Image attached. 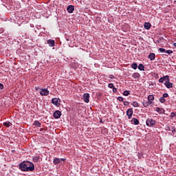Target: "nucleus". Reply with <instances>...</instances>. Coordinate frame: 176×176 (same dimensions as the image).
I'll return each mask as SVG.
<instances>
[{
    "mask_svg": "<svg viewBox=\"0 0 176 176\" xmlns=\"http://www.w3.org/2000/svg\"><path fill=\"white\" fill-rule=\"evenodd\" d=\"M19 166L21 171H34L35 170V166L32 164V162L28 161L21 162Z\"/></svg>",
    "mask_w": 176,
    "mask_h": 176,
    "instance_id": "nucleus-1",
    "label": "nucleus"
},
{
    "mask_svg": "<svg viewBox=\"0 0 176 176\" xmlns=\"http://www.w3.org/2000/svg\"><path fill=\"white\" fill-rule=\"evenodd\" d=\"M146 124L148 127H152V126H155L156 124V121L151 118H148L146 121Z\"/></svg>",
    "mask_w": 176,
    "mask_h": 176,
    "instance_id": "nucleus-2",
    "label": "nucleus"
},
{
    "mask_svg": "<svg viewBox=\"0 0 176 176\" xmlns=\"http://www.w3.org/2000/svg\"><path fill=\"white\" fill-rule=\"evenodd\" d=\"M65 160H67V159L65 158H57V157H55L54 160H53V164L55 165V166H57V164H60V163H61V162H65Z\"/></svg>",
    "mask_w": 176,
    "mask_h": 176,
    "instance_id": "nucleus-3",
    "label": "nucleus"
},
{
    "mask_svg": "<svg viewBox=\"0 0 176 176\" xmlns=\"http://www.w3.org/2000/svg\"><path fill=\"white\" fill-rule=\"evenodd\" d=\"M83 98V101H85L87 104H89L90 102V94H85L82 96Z\"/></svg>",
    "mask_w": 176,
    "mask_h": 176,
    "instance_id": "nucleus-4",
    "label": "nucleus"
},
{
    "mask_svg": "<svg viewBox=\"0 0 176 176\" xmlns=\"http://www.w3.org/2000/svg\"><path fill=\"white\" fill-rule=\"evenodd\" d=\"M133 113H134V111H133V108L127 109L126 116H128V119H131L133 117Z\"/></svg>",
    "mask_w": 176,
    "mask_h": 176,
    "instance_id": "nucleus-5",
    "label": "nucleus"
},
{
    "mask_svg": "<svg viewBox=\"0 0 176 176\" xmlns=\"http://www.w3.org/2000/svg\"><path fill=\"white\" fill-rule=\"evenodd\" d=\"M61 116V111L56 110L54 114H53V117L54 118V119H60Z\"/></svg>",
    "mask_w": 176,
    "mask_h": 176,
    "instance_id": "nucleus-6",
    "label": "nucleus"
},
{
    "mask_svg": "<svg viewBox=\"0 0 176 176\" xmlns=\"http://www.w3.org/2000/svg\"><path fill=\"white\" fill-rule=\"evenodd\" d=\"M52 103L54 104V105L58 107V105H60V100L58 98H54L52 99Z\"/></svg>",
    "mask_w": 176,
    "mask_h": 176,
    "instance_id": "nucleus-7",
    "label": "nucleus"
},
{
    "mask_svg": "<svg viewBox=\"0 0 176 176\" xmlns=\"http://www.w3.org/2000/svg\"><path fill=\"white\" fill-rule=\"evenodd\" d=\"M131 124H135V126H138V124H140V121L138 120V119L133 118L131 120Z\"/></svg>",
    "mask_w": 176,
    "mask_h": 176,
    "instance_id": "nucleus-8",
    "label": "nucleus"
},
{
    "mask_svg": "<svg viewBox=\"0 0 176 176\" xmlns=\"http://www.w3.org/2000/svg\"><path fill=\"white\" fill-rule=\"evenodd\" d=\"M148 101L151 104V105H153V101L155 100V96L153 95H149L147 98Z\"/></svg>",
    "mask_w": 176,
    "mask_h": 176,
    "instance_id": "nucleus-9",
    "label": "nucleus"
},
{
    "mask_svg": "<svg viewBox=\"0 0 176 176\" xmlns=\"http://www.w3.org/2000/svg\"><path fill=\"white\" fill-rule=\"evenodd\" d=\"M40 94L41 96H49V90H47V89H43Z\"/></svg>",
    "mask_w": 176,
    "mask_h": 176,
    "instance_id": "nucleus-10",
    "label": "nucleus"
},
{
    "mask_svg": "<svg viewBox=\"0 0 176 176\" xmlns=\"http://www.w3.org/2000/svg\"><path fill=\"white\" fill-rule=\"evenodd\" d=\"M142 104H143V106L144 107V108H148V107H152V105H153L151 104L149 100H148V101L144 100Z\"/></svg>",
    "mask_w": 176,
    "mask_h": 176,
    "instance_id": "nucleus-11",
    "label": "nucleus"
},
{
    "mask_svg": "<svg viewBox=\"0 0 176 176\" xmlns=\"http://www.w3.org/2000/svg\"><path fill=\"white\" fill-rule=\"evenodd\" d=\"M67 10L68 13H73L74 10H75V7L74 6H68Z\"/></svg>",
    "mask_w": 176,
    "mask_h": 176,
    "instance_id": "nucleus-12",
    "label": "nucleus"
},
{
    "mask_svg": "<svg viewBox=\"0 0 176 176\" xmlns=\"http://www.w3.org/2000/svg\"><path fill=\"white\" fill-rule=\"evenodd\" d=\"M164 85L167 89H171L173 87V83L170 82V80L166 81Z\"/></svg>",
    "mask_w": 176,
    "mask_h": 176,
    "instance_id": "nucleus-13",
    "label": "nucleus"
},
{
    "mask_svg": "<svg viewBox=\"0 0 176 176\" xmlns=\"http://www.w3.org/2000/svg\"><path fill=\"white\" fill-rule=\"evenodd\" d=\"M155 111L156 112H158V113H160V114L164 113V112H166L164 109L160 108V107H156Z\"/></svg>",
    "mask_w": 176,
    "mask_h": 176,
    "instance_id": "nucleus-14",
    "label": "nucleus"
},
{
    "mask_svg": "<svg viewBox=\"0 0 176 176\" xmlns=\"http://www.w3.org/2000/svg\"><path fill=\"white\" fill-rule=\"evenodd\" d=\"M155 57H156V55L155 54V53H150V54L148 56V58H149L151 61H153Z\"/></svg>",
    "mask_w": 176,
    "mask_h": 176,
    "instance_id": "nucleus-15",
    "label": "nucleus"
},
{
    "mask_svg": "<svg viewBox=\"0 0 176 176\" xmlns=\"http://www.w3.org/2000/svg\"><path fill=\"white\" fill-rule=\"evenodd\" d=\"M144 27L145 30H151V27H152V25H151L150 23L145 22Z\"/></svg>",
    "mask_w": 176,
    "mask_h": 176,
    "instance_id": "nucleus-16",
    "label": "nucleus"
},
{
    "mask_svg": "<svg viewBox=\"0 0 176 176\" xmlns=\"http://www.w3.org/2000/svg\"><path fill=\"white\" fill-rule=\"evenodd\" d=\"M47 43L51 47H53V46H54L55 42H54V40H51V39H50V40L47 41Z\"/></svg>",
    "mask_w": 176,
    "mask_h": 176,
    "instance_id": "nucleus-17",
    "label": "nucleus"
},
{
    "mask_svg": "<svg viewBox=\"0 0 176 176\" xmlns=\"http://www.w3.org/2000/svg\"><path fill=\"white\" fill-rule=\"evenodd\" d=\"M133 79H138V78H140L141 74H140V73L135 72L133 74Z\"/></svg>",
    "mask_w": 176,
    "mask_h": 176,
    "instance_id": "nucleus-18",
    "label": "nucleus"
},
{
    "mask_svg": "<svg viewBox=\"0 0 176 176\" xmlns=\"http://www.w3.org/2000/svg\"><path fill=\"white\" fill-rule=\"evenodd\" d=\"M33 124H34V126H36L37 127H41V122L39 121H38V120H35L33 122Z\"/></svg>",
    "mask_w": 176,
    "mask_h": 176,
    "instance_id": "nucleus-19",
    "label": "nucleus"
},
{
    "mask_svg": "<svg viewBox=\"0 0 176 176\" xmlns=\"http://www.w3.org/2000/svg\"><path fill=\"white\" fill-rule=\"evenodd\" d=\"M131 105H133L134 107V108H138V107H140V103L138 102L137 101H134V102H133Z\"/></svg>",
    "mask_w": 176,
    "mask_h": 176,
    "instance_id": "nucleus-20",
    "label": "nucleus"
},
{
    "mask_svg": "<svg viewBox=\"0 0 176 176\" xmlns=\"http://www.w3.org/2000/svg\"><path fill=\"white\" fill-rule=\"evenodd\" d=\"M138 69H140V71H145V66L142 64H140L138 65Z\"/></svg>",
    "mask_w": 176,
    "mask_h": 176,
    "instance_id": "nucleus-21",
    "label": "nucleus"
},
{
    "mask_svg": "<svg viewBox=\"0 0 176 176\" xmlns=\"http://www.w3.org/2000/svg\"><path fill=\"white\" fill-rule=\"evenodd\" d=\"M39 156H35L33 157V162L34 163H38V162H39Z\"/></svg>",
    "mask_w": 176,
    "mask_h": 176,
    "instance_id": "nucleus-22",
    "label": "nucleus"
},
{
    "mask_svg": "<svg viewBox=\"0 0 176 176\" xmlns=\"http://www.w3.org/2000/svg\"><path fill=\"white\" fill-rule=\"evenodd\" d=\"M11 124L12 123H10V122H6L3 124L6 127H10Z\"/></svg>",
    "mask_w": 176,
    "mask_h": 176,
    "instance_id": "nucleus-23",
    "label": "nucleus"
},
{
    "mask_svg": "<svg viewBox=\"0 0 176 176\" xmlns=\"http://www.w3.org/2000/svg\"><path fill=\"white\" fill-rule=\"evenodd\" d=\"M162 79L164 80V81L167 82V81L170 80V76H163Z\"/></svg>",
    "mask_w": 176,
    "mask_h": 176,
    "instance_id": "nucleus-24",
    "label": "nucleus"
},
{
    "mask_svg": "<svg viewBox=\"0 0 176 176\" xmlns=\"http://www.w3.org/2000/svg\"><path fill=\"white\" fill-rule=\"evenodd\" d=\"M131 68H133V69H137V68H138V65H137V63H133L131 65Z\"/></svg>",
    "mask_w": 176,
    "mask_h": 176,
    "instance_id": "nucleus-25",
    "label": "nucleus"
},
{
    "mask_svg": "<svg viewBox=\"0 0 176 176\" xmlns=\"http://www.w3.org/2000/svg\"><path fill=\"white\" fill-rule=\"evenodd\" d=\"M160 102H161V104H164L166 102V99L163 97H161L160 98Z\"/></svg>",
    "mask_w": 176,
    "mask_h": 176,
    "instance_id": "nucleus-26",
    "label": "nucleus"
},
{
    "mask_svg": "<svg viewBox=\"0 0 176 176\" xmlns=\"http://www.w3.org/2000/svg\"><path fill=\"white\" fill-rule=\"evenodd\" d=\"M123 96H130V91H124L123 92Z\"/></svg>",
    "mask_w": 176,
    "mask_h": 176,
    "instance_id": "nucleus-27",
    "label": "nucleus"
},
{
    "mask_svg": "<svg viewBox=\"0 0 176 176\" xmlns=\"http://www.w3.org/2000/svg\"><path fill=\"white\" fill-rule=\"evenodd\" d=\"M175 116H176L175 113H174V112L170 113V118L171 119H173V118H175Z\"/></svg>",
    "mask_w": 176,
    "mask_h": 176,
    "instance_id": "nucleus-28",
    "label": "nucleus"
},
{
    "mask_svg": "<svg viewBox=\"0 0 176 176\" xmlns=\"http://www.w3.org/2000/svg\"><path fill=\"white\" fill-rule=\"evenodd\" d=\"M108 87H109V89H113L115 87L113 86V83H109V84L108 85Z\"/></svg>",
    "mask_w": 176,
    "mask_h": 176,
    "instance_id": "nucleus-29",
    "label": "nucleus"
},
{
    "mask_svg": "<svg viewBox=\"0 0 176 176\" xmlns=\"http://www.w3.org/2000/svg\"><path fill=\"white\" fill-rule=\"evenodd\" d=\"M159 50L161 53H166V49L164 48H160Z\"/></svg>",
    "mask_w": 176,
    "mask_h": 176,
    "instance_id": "nucleus-30",
    "label": "nucleus"
},
{
    "mask_svg": "<svg viewBox=\"0 0 176 176\" xmlns=\"http://www.w3.org/2000/svg\"><path fill=\"white\" fill-rule=\"evenodd\" d=\"M167 97H168V94L167 93H165L162 95V98H167Z\"/></svg>",
    "mask_w": 176,
    "mask_h": 176,
    "instance_id": "nucleus-31",
    "label": "nucleus"
},
{
    "mask_svg": "<svg viewBox=\"0 0 176 176\" xmlns=\"http://www.w3.org/2000/svg\"><path fill=\"white\" fill-rule=\"evenodd\" d=\"M117 100H118V101H120V102H123V97H122V96H119L117 98Z\"/></svg>",
    "mask_w": 176,
    "mask_h": 176,
    "instance_id": "nucleus-32",
    "label": "nucleus"
},
{
    "mask_svg": "<svg viewBox=\"0 0 176 176\" xmlns=\"http://www.w3.org/2000/svg\"><path fill=\"white\" fill-rule=\"evenodd\" d=\"M166 53H167V54H173V50H166Z\"/></svg>",
    "mask_w": 176,
    "mask_h": 176,
    "instance_id": "nucleus-33",
    "label": "nucleus"
},
{
    "mask_svg": "<svg viewBox=\"0 0 176 176\" xmlns=\"http://www.w3.org/2000/svg\"><path fill=\"white\" fill-rule=\"evenodd\" d=\"M130 104V102H129V101H124V105L125 106V107H127V105H129Z\"/></svg>",
    "mask_w": 176,
    "mask_h": 176,
    "instance_id": "nucleus-34",
    "label": "nucleus"
},
{
    "mask_svg": "<svg viewBox=\"0 0 176 176\" xmlns=\"http://www.w3.org/2000/svg\"><path fill=\"white\" fill-rule=\"evenodd\" d=\"M159 82L160 83H163V82H164V80L162 78V77L159 79Z\"/></svg>",
    "mask_w": 176,
    "mask_h": 176,
    "instance_id": "nucleus-35",
    "label": "nucleus"
},
{
    "mask_svg": "<svg viewBox=\"0 0 176 176\" xmlns=\"http://www.w3.org/2000/svg\"><path fill=\"white\" fill-rule=\"evenodd\" d=\"M166 129L168 130L169 131H171V126L170 127V126H166Z\"/></svg>",
    "mask_w": 176,
    "mask_h": 176,
    "instance_id": "nucleus-36",
    "label": "nucleus"
},
{
    "mask_svg": "<svg viewBox=\"0 0 176 176\" xmlns=\"http://www.w3.org/2000/svg\"><path fill=\"white\" fill-rule=\"evenodd\" d=\"M0 90H3V84L0 83Z\"/></svg>",
    "mask_w": 176,
    "mask_h": 176,
    "instance_id": "nucleus-37",
    "label": "nucleus"
},
{
    "mask_svg": "<svg viewBox=\"0 0 176 176\" xmlns=\"http://www.w3.org/2000/svg\"><path fill=\"white\" fill-rule=\"evenodd\" d=\"M170 131H172V133H175V129H174V127L171 126Z\"/></svg>",
    "mask_w": 176,
    "mask_h": 176,
    "instance_id": "nucleus-38",
    "label": "nucleus"
},
{
    "mask_svg": "<svg viewBox=\"0 0 176 176\" xmlns=\"http://www.w3.org/2000/svg\"><path fill=\"white\" fill-rule=\"evenodd\" d=\"M116 91H118V89H116V88H115V87L113 88V93H116Z\"/></svg>",
    "mask_w": 176,
    "mask_h": 176,
    "instance_id": "nucleus-39",
    "label": "nucleus"
},
{
    "mask_svg": "<svg viewBox=\"0 0 176 176\" xmlns=\"http://www.w3.org/2000/svg\"><path fill=\"white\" fill-rule=\"evenodd\" d=\"M154 76H155V78H159V74H154Z\"/></svg>",
    "mask_w": 176,
    "mask_h": 176,
    "instance_id": "nucleus-40",
    "label": "nucleus"
},
{
    "mask_svg": "<svg viewBox=\"0 0 176 176\" xmlns=\"http://www.w3.org/2000/svg\"><path fill=\"white\" fill-rule=\"evenodd\" d=\"M40 131H45V129H43V128H41V129H40Z\"/></svg>",
    "mask_w": 176,
    "mask_h": 176,
    "instance_id": "nucleus-41",
    "label": "nucleus"
},
{
    "mask_svg": "<svg viewBox=\"0 0 176 176\" xmlns=\"http://www.w3.org/2000/svg\"><path fill=\"white\" fill-rule=\"evenodd\" d=\"M173 46H174V47H176V43H173Z\"/></svg>",
    "mask_w": 176,
    "mask_h": 176,
    "instance_id": "nucleus-42",
    "label": "nucleus"
}]
</instances>
